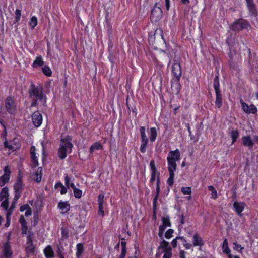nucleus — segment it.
I'll list each match as a JSON object with an SVG mask.
<instances>
[{
    "label": "nucleus",
    "instance_id": "obj_1",
    "mask_svg": "<svg viewBox=\"0 0 258 258\" xmlns=\"http://www.w3.org/2000/svg\"><path fill=\"white\" fill-rule=\"evenodd\" d=\"M180 153L178 149L170 151L167 157L168 170L169 172V177L167 183L169 186H172L174 181V171L176 169V161L180 159Z\"/></svg>",
    "mask_w": 258,
    "mask_h": 258
},
{
    "label": "nucleus",
    "instance_id": "obj_2",
    "mask_svg": "<svg viewBox=\"0 0 258 258\" xmlns=\"http://www.w3.org/2000/svg\"><path fill=\"white\" fill-rule=\"evenodd\" d=\"M71 140L72 138L69 136L61 140L58 154L59 158L61 159H63L66 157L67 153L71 152L73 147V145L71 143Z\"/></svg>",
    "mask_w": 258,
    "mask_h": 258
},
{
    "label": "nucleus",
    "instance_id": "obj_3",
    "mask_svg": "<svg viewBox=\"0 0 258 258\" xmlns=\"http://www.w3.org/2000/svg\"><path fill=\"white\" fill-rule=\"evenodd\" d=\"M29 96L32 98H37L40 101L46 102V98H44L43 90L41 88L36 87L34 84H31L29 90Z\"/></svg>",
    "mask_w": 258,
    "mask_h": 258
},
{
    "label": "nucleus",
    "instance_id": "obj_4",
    "mask_svg": "<svg viewBox=\"0 0 258 258\" xmlns=\"http://www.w3.org/2000/svg\"><path fill=\"white\" fill-rule=\"evenodd\" d=\"M249 26L250 25L247 21L240 18L231 25V29L236 31L243 29H247Z\"/></svg>",
    "mask_w": 258,
    "mask_h": 258
},
{
    "label": "nucleus",
    "instance_id": "obj_5",
    "mask_svg": "<svg viewBox=\"0 0 258 258\" xmlns=\"http://www.w3.org/2000/svg\"><path fill=\"white\" fill-rule=\"evenodd\" d=\"M11 171L8 166H5L4 168V174L3 175L0 177V186H3L7 183L10 178V174Z\"/></svg>",
    "mask_w": 258,
    "mask_h": 258
},
{
    "label": "nucleus",
    "instance_id": "obj_6",
    "mask_svg": "<svg viewBox=\"0 0 258 258\" xmlns=\"http://www.w3.org/2000/svg\"><path fill=\"white\" fill-rule=\"evenodd\" d=\"M172 73L174 76L179 79L182 73L180 64L178 60H175L172 66Z\"/></svg>",
    "mask_w": 258,
    "mask_h": 258
},
{
    "label": "nucleus",
    "instance_id": "obj_7",
    "mask_svg": "<svg viewBox=\"0 0 258 258\" xmlns=\"http://www.w3.org/2000/svg\"><path fill=\"white\" fill-rule=\"evenodd\" d=\"M243 110L247 113L254 114L257 112V108L254 105H248L245 103L242 100H240Z\"/></svg>",
    "mask_w": 258,
    "mask_h": 258
},
{
    "label": "nucleus",
    "instance_id": "obj_8",
    "mask_svg": "<svg viewBox=\"0 0 258 258\" xmlns=\"http://www.w3.org/2000/svg\"><path fill=\"white\" fill-rule=\"evenodd\" d=\"M32 119L34 125L36 127H38L42 123V117L38 111H36L32 115Z\"/></svg>",
    "mask_w": 258,
    "mask_h": 258
},
{
    "label": "nucleus",
    "instance_id": "obj_9",
    "mask_svg": "<svg viewBox=\"0 0 258 258\" xmlns=\"http://www.w3.org/2000/svg\"><path fill=\"white\" fill-rule=\"evenodd\" d=\"M5 107L7 110L12 113L16 109L14 100L11 97H7L5 102Z\"/></svg>",
    "mask_w": 258,
    "mask_h": 258
},
{
    "label": "nucleus",
    "instance_id": "obj_10",
    "mask_svg": "<svg viewBox=\"0 0 258 258\" xmlns=\"http://www.w3.org/2000/svg\"><path fill=\"white\" fill-rule=\"evenodd\" d=\"M156 36L158 39H162L164 40L163 32L161 29H156L154 35L150 36L149 38V43L153 44V43L155 41Z\"/></svg>",
    "mask_w": 258,
    "mask_h": 258
},
{
    "label": "nucleus",
    "instance_id": "obj_11",
    "mask_svg": "<svg viewBox=\"0 0 258 258\" xmlns=\"http://www.w3.org/2000/svg\"><path fill=\"white\" fill-rule=\"evenodd\" d=\"M32 233L31 232H28V235L27 236V242L26 244V250L27 252H30L33 253L34 251V247L33 245L32 239L31 237Z\"/></svg>",
    "mask_w": 258,
    "mask_h": 258
},
{
    "label": "nucleus",
    "instance_id": "obj_12",
    "mask_svg": "<svg viewBox=\"0 0 258 258\" xmlns=\"http://www.w3.org/2000/svg\"><path fill=\"white\" fill-rule=\"evenodd\" d=\"M247 6L248 9L249 14L251 15H255L257 14V10L253 0H246Z\"/></svg>",
    "mask_w": 258,
    "mask_h": 258
},
{
    "label": "nucleus",
    "instance_id": "obj_13",
    "mask_svg": "<svg viewBox=\"0 0 258 258\" xmlns=\"http://www.w3.org/2000/svg\"><path fill=\"white\" fill-rule=\"evenodd\" d=\"M245 204L243 202H235L233 204V207L236 213L239 215L241 216V212L243 211Z\"/></svg>",
    "mask_w": 258,
    "mask_h": 258
},
{
    "label": "nucleus",
    "instance_id": "obj_14",
    "mask_svg": "<svg viewBox=\"0 0 258 258\" xmlns=\"http://www.w3.org/2000/svg\"><path fill=\"white\" fill-rule=\"evenodd\" d=\"M42 172V167L38 168L37 170V171L35 173L32 174V179L38 183L40 182L41 180Z\"/></svg>",
    "mask_w": 258,
    "mask_h": 258
},
{
    "label": "nucleus",
    "instance_id": "obj_15",
    "mask_svg": "<svg viewBox=\"0 0 258 258\" xmlns=\"http://www.w3.org/2000/svg\"><path fill=\"white\" fill-rule=\"evenodd\" d=\"M104 195L100 194L98 196V205H99V210H98V214L101 215L102 216H104V211L103 210V203H104Z\"/></svg>",
    "mask_w": 258,
    "mask_h": 258
},
{
    "label": "nucleus",
    "instance_id": "obj_16",
    "mask_svg": "<svg viewBox=\"0 0 258 258\" xmlns=\"http://www.w3.org/2000/svg\"><path fill=\"white\" fill-rule=\"evenodd\" d=\"M19 222L21 225L22 233L23 234H26L27 233L28 227L27 226L26 221L23 215H21L20 216V219H19Z\"/></svg>",
    "mask_w": 258,
    "mask_h": 258
},
{
    "label": "nucleus",
    "instance_id": "obj_17",
    "mask_svg": "<svg viewBox=\"0 0 258 258\" xmlns=\"http://www.w3.org/2000/svg\"><path fill=\"white\" fill-rule=\"evenodd\" d=\"M243 144L244 146H247L250 149L253 146V142L249 136H244L242 138Z\"/></svg>",
    "mask_w": 258,
    "mask_h": 258
},
{
    "label": "nucleus",
    "instance_id": "obj_18",
    "mask_svg": "<svg viewBox=\"0 0 258 258\" xmlns=\"http://www.w3.org/2000/svg\"><path fill=\"white\" fill-rule=\"evenodd\" d=\"M194 242L193 245L194 246H202L204 245V243L203 242L202 239L200 237L199 235L196 233L194 236Z\"/></svg>",
    "mask_w": 258,
    "mask_h": 258
},
{
    "label": "nucleus",
    "instance_id": "obj_19",
    "mask_svg": "<svg viewBox=\"0 0 258 258\" xmlns=\"http://www.w3.org/2000/svg\"><path fill=\"white\" fill-rule=\"evenodd\" d=\"M58 206L62 210V213H67L70 208V205L67 202H60Z\"/></svg>",
    "mask_w": 258,
    "mask_h": 258
},
{
    "label": "nucleus",
    "instance_id": "obj_20",
    "mask_svg": "<svg viewBox=\"0 0 258 258\" xmlns=\"http://www.w3.org/2000/svg\"><path fill=\"white\" fill-rule=\"evenodd\" d=\"M30 154L31 155V158L32 159V161L33 162V166L34 167H36L38 165V160L36 159V156L35 155V147L33 146L30 149Z\"/></svg>",
    "mask_w": 258,
    "mask_h": 258
},
{
    "label": "nucleus",
    "instance_id": "obj_21",
    "mask_svg": "<svg viewBox=\"0 0 258 258\" xmlns=\"http://www.w3.org/2000/svg\"><path fill=\"white\" fill-rule=\"evenodd\" d=\"M162 14L160 7L157 6V4L151 10V15L153 16H160Z\"/></svg>",
    "mask_w": 258,
    "mask_h": 258
},
{
    "label": "nucleus",
    "instance_id": "obj_22",
    "mask_svg": "<svg viewBox=\"0 0 258 258\" xmlns=\"http://www.w3.org/2000/svg\"><path fill=\"white\" fill-rule=\"evenodd\" d=\"M215 92L216 94L215 104L218 108H220L222 105V94L220 91Z\"/></svg>",
    "mask_w": 258,
    "mask_h": 258
},
{
    "label": "nucleus",
    "instance_id": "obj_23",
    "mask_svg": "<svg viewBox=\"0 0 258 258\" xmlns=\"http://www.w3.org/2000/svg\"><path fill=\"white\" fill-rule=\"evenodd\" d=\"M44 253L47 258H52L54 256V252L51 246H48L44 249Z\"/></svg>",
    "mask_w": 258,
    "mask_h": 258
},
{
    "label": "nucleus",
    "instance_id": "obj_24",
    "mask_svg": "<svg viewBox=\"0 0 258 258\" xmlns=\"http://www.w3.org/2000/svg\"><path fill=\"white\" fill-rule=\"evenodd\" d=\"M8 188L7 187H5L3 188L0 193V201L5 200L6 199H8Z\"/></svg>",
    "mask_w": 258,
    "mask_h": 258
},
{
    "label": "nucleus",
    "instance_id": "obj_25",
    "mask_svg": "<svg viewBox=\"0 0 258 258\" xmlns=\"http://www.w3.org/2000/svg\"><path fill=\"white\" fill-rule=\"evenodd\" d=\"M157 131L155 127H152L150 131V140L151 142H154L157 137Z\"/></svg>",
    "mask_w": 258,
    "mask_h": 258
},
{
    "label": "nucleus",
    "instance_id": "obj_26",
    "mask_svg": "<svg viewBox=\"0 0 258 258\" xmlns=\"http://www.w3.org/2000/svg\"><path fill=\"white\" fill-rule=\"evenodd\" d=\"M22 181L21 178H18L16 183L14 185V187L15 191H20L22 189Z\"/></svg>",
    "mask_w": 258,
    "mask_h": 258
},
{
    "label": "nucleus",
    "instance_id": "obj_27",
    "mask_svg": "<svg viewBox=\"0 0 258 258\" xmlns=\"http://www.w3.org/2000/svg\"><path fill=\"white\" fill-rule=\"evenodd\" d=\"M84 250L83 245L82 243H79L77 245L76 255L78 258L82 254Z\"/></svg>",
    "mask_w": 258,
    "mask_h": 258
},
{
    "label": "nucleus",
    "instance_id": "obj_28",
    "mask_svg": "<svg viewBox=\"0 0 258 258\" xmlns=\"http://www.w3.org/2000/svg\"><path fill=\"white\" fill-rule=\"evenodd\" d=\"M230 135L232 139V143H234L239 136V132L237 130H232L230 132Z\"/></svg>",
    "mask_w": 258,
    "mask_h": 258
},
{
    "label": "nucleus",
    "instance_id": "obj_29",
    "mask_svg": "<svg viewBox=\"0 0 258 258\" xmlns=\"http://www.w3.org/2000/svg\"><path fill=\"white\" fill-rule=\"evenodd\" d=\"M140 131L141 133V136L142 138V141H148V138H147L145 134V128L143 126H142L140 128Z\"/></svg>",
    "mask_w": 258,
    "mask_h": 258
},
{
    "label": "nucleus",
    "instance_id": "obj_30",
    "mask_svg": "<svg viewBox=\"0 0 258 258\" xmlns=\"http://www.w3.org/2000/svg\"><path fill=\"white\" fill-rule=\"evenodd\" d=\"M162 222H163V225L165 226V227L166 226H171V223L170 222V219L169 217L168 216H167L166 217H164L162 218Z\"/></svg>",
    "mask_w": 258,
    "mask_h": 258
},
{
    "label": "nucleus",
    "instance_id": "obj_31",
    "mask_svg": "<svg viewBox=\"0 0 258 258\" xmlns=\"http://www.w3.org/2000/svg\"><path fill=\"white\" fill-rule=\"evenodd\" d=\"M44 63V62L42 60V58L41 56H38L36 57V59L33 62V66L35 67V66H42Z\"/></svg>",
    "mask_w": 258,
    "mask_h": 258
},
{
    "label": "nucleus",
    "instance_id": "obj_32",
    "mask_svg": "<svg viewBox=\"0 0 258 258\" xmlns=\"http://www.w3.org/2000/svg\"><path fill=\"white\" fill-rule=\"evenodd\" d=\"M163 252L165 253L163 256V258H171L172 256L171 247H169L166 249H164Z\"/></svg>",
    "mask_w": 258,
    "mask_h": 258
},
{
    "label": "nucleus",
    "instance_id": "obj_33",
    "mask_svg": "<svg viewBox=\"0 0 258 258\" xmlns=\"http://www.w3.org/2000/svg\"><path fill=\"white\" fill-rule=\"evenodd\" d=\"M102 147V145L99 143H96L92 145L90 148L91 152H93L95 150H99Z\"/></svg>",
    "mask_w": 258,
    "mask_h": 258
},
{
    "label": "nucleus",
    "instance_id": "obj_34",
    "mask_svg": "<svg viewBox=\"0 0 258 258\" xmlns=\"http://www.w3.org/2000/svg\"><path fill=\"white\" fill-rule=\"evenodd\" d=\"M223 251L226 254H229L230 252V250L228 246V241L227 239H225L223 244Z\"/></svg>",
    "mask_w": 258,
    "mask_h": 258
},
{
    "label": "nucleus",
    "instance_id": "obj_35",
    "mask_svg": "<svg viewBox=\"0 0 258 258\" xmlns=\"http://www.w3.org/2000/svg\"><path fill=\"white\" fill-rule=\"evenodd\" d=\"M42 71L45 75L47 76H50L51 75V70L48 66H44L42 68Z\"/></svg>",
    "mask_w": 258,
    "mask_h": 258
},
{
    "label": "nucleus",
    "instance_id": "obj_36",
    "mask_svg": "<svg viewBox=\"0 0 258 258\" xmlns=\"http://www.w3.org/2000/svg\"><path fill=\"white\" fill-rule=\"evenodd\" d=\"M169 247H170L169 246V243L166 242L165 240L163 239L162 241L160 242V245L159 248H164V249H166Z\"/></svg>",
    "mask_w": 258,
    "mask_h": 258
},
{
    "label": "nucleus",
    "instance_id": "obj_37",
    "mask_svg": "<svg viewBox=\"0 0 258 258\" xmlns=\"http://www.w3.org/2000/svg\"><path fill=\"white\" fill-rule=\"evenodd\" d=\"M208 189L212 192V197L214 199L217 198V194L215 188L211 185L208 186Z\"/></svg>",
    "mask_w": 258,
    "mask_h": 258
},
{
    "label": "nucleus",
    "instance_id": "obj_38",
    "mask_svg": "<svg viewBox=\"0 0 258 258\" xmlns=\"http://www.w3.org/2000/svg\"><path fill=\"white\" fill-rule=\"evenodd\" d=\"M183 243V245L186 247V249H189L191 247V244H189L187 242L186 240L182 237H177Z\"/></svg>",
    "mask_w": 258,
    "mask_h": 258
},
{
    "label": "nucleus",
    "instance_id": "obj_39",
    "mask_svg": "<svg viewBox=\"0 0 258 258\" xmlns=\"http://www.w3.org/2000/svg\"><path fill=\"white\" fill-rule=\"evenodd\" d=\"M181 192L184 195H190L191 194V189L189 187H182Z\"/></svg>",
    "mask_w": 258,
    "mask_h": 258
},
{
    "label": "nucleus",
    "instance_id": "obj_40",
    "mask_svg": "<svg viewBox=\"0 0 258 258\" xmlns=\"http://www.w3.org/2000/svg\"><path fill=\"white\" fill-rule=\"evenodd\" d=\"M74 194L76 198H80L82 196V191L78 188L74 189L73 190Z\"/></svg>",
    "mask_w": 258,
    "mask_h": 258
},
{
    "label": "nucleus",
    "instance_id": "obj_41",
    "mask_svg": "<svg viewBox=\"0 0 258 258\" xmlns=\"http://www.w3.org/2000/svg\"><path fill=\"white\" fill-rule=\"evenodd\" d=\"M37 24V20L36 17H31V21L30 22V25L32 28H34Z\"/></svg>",
    "mask_w": 258,
    "mask_h": 258
},
{
    "label": "nucleus",
    "instance_id": "obj_42",
    "mask_svg": "<svg viewBox=\"0 0 258 258\" xmlns=\"http://www.w3.org/2000/svg\"><path fill=\"white\" fill-rule=\"evenodd\" d=\"M147 143H148V141H142V144L141 145L140 148V150L141 152L144 153L145 152L146 147L147 146Z\"/></svg>",
    "mask_w": 258,
    "mask_h": 258
},
{
    "label": "nucleus",
    "instance_id": "obj_43",
    "mask_svg": "<svg viewBox=\"0 0 258 258\" xmlns=\"http://www.w3.org/2000/svg\"><path fill=\"white\" fill-rule=\"evenodd\" d=\"M165 229V226L161 225L159 226L158 235H159V237L161 238V239L163 238V234Z\"/></svg>",
    "mask_w": 258,
    "mask_h": 258
},
{
    "label": "nucleus",
    "instance_id": "obj_44",
    "mask_svg": "<svg viewBox=\"0 0 258 258\" xmlns=\"http://www.w3.org/2000/svg\"><path fill=\"white\" fill-rule=\"evenodd\" d=\"M174 231L172 229H168L165 233V236L167 239H169L172 236Z\"/></svg>",
    "mask_w": 258,
    "mask_h": 258
},
{
    "label": "nucleus",
    "instance_id": "obj_45",
    "mask_svg": "<svg viewBox=\"0 0 258 258\" xmlns=\"http://www.w3.org/2000/svg\"><path fill=\"white\" fill-rule=\"evenodd\" d=\"M213 85H214V87L215 92L220 91V89H219L220 85H219V81H214Z\"/></svg>",
    "mask_w": 258,
    "mask_h": 258
},
{
    "label": "nucleus",
    "instance_id": "obj_46",
    "mask_svg": "<svg viewBox=\"0 0 258 258\" xmlns=\"http://www.w3.org/2000/svg\"><path fill=\"white\" fill-rule=\"evenodd\" d=\"M157 171H152L151 173V178L150 179V182L153 183L155 180L156 174L157 173Z\"/></svg>",
    "mask_w": 258,
    "mask_h": 258
},
{
    "label": "nucleus",
    "instance_id": "obj_47",
    "mask_svg": "<svg viewBox=\"0 0 258 258\" xmlns=\"http://www.w3.org/2000/svg\"><path fill=\"white\" fill-rule=\"evenodd\" d=\"M159 182H160V179L159 174L158 175L157 179V187H156V195H159L160 192V187H159Z\"/></svg>",
    "mask_w": 258,
    "mask_h": 258
},
{
    "label": "nucleus",
    "instance_id": "obj_48",
    "mask_svg": "<svg viewBox=\"0 0 258 258\" xmlns=\"http://www.w3.org/2000/svg\"><path fill=\"white\" fill-rule=\"evenodd\" d=\"M8 199H6L2 203L1 206L2 207L5 208V209H7L8 208Z\"/></svg>",
    "mask_w": 258,
    "mask_h": 258
},
{
    "label": "nucleus",
    "instance_id": "obj_49",
    "mask_svg": "<svg viewBox=\"0 0 258 258\" xmlns=\"http://www.w3.org/2000/svg\"><path fill=\"white\" fill-rule=\"evenodd\" d=\"M150 165L151 167V169L152 171H157V169L155 165V163L154 160H151L150 163Z\"/></svg>",
    "mask_w": 258,
    "mask_h": 258
},
{
    "label": "nucleus",
    "instance_id": "obj_50",
    "mask_svg": "<svg viewBox=\"0 0 258 258\" xmlns=\"http://www.w3.org/2000/svg\"><path fill=\"white\" fill-rule=\"evenodd\" d=\"M158 198V195H156L153 199V209H154V211L156 210V204H157V202Z\"/></svg>",
    "mask_w": 258,
    "mask_h": 258
},
{
    "label": "nucleus",
    "instance_id": "obj_51",
    "mask_svg": "<svg viewBox=\"0 0 258 258\" xmlns=\"http://www.w3.org/2000/svg\"><path fill=\"white\" fill-rule=\"evenodd\" d=\"M30 207L29 205L28 204H24V205L22 206L20 208V210L21 212L24 211L25 210H27Z\"/></svg>",
    "mask_w": 258,
    "mask_h": 258
},
{
    "label": "nucleus",
    "instance_id": "obj_52",
    "mask_svg": "<svg viewBox=\"0 0 258 258\" xmlns=\"http://www.w3.org/2000/svg\"><path fill=\"white\" fill-rule=\"evenodd\" d=\"M65 180V184L69 188V184H70V178L68 176V175H67L64 178Z\"/></svg>",
    "mask_w": 258,
    "mask_h": 258
},
{
    "label": "nucleus",
    "instance_id": "obj_53",
    "mask_svg": "<svg viewBox=\"0 0 258 258\" xmlns=\"http://www.w3.org/2000/svg\"><path fill=\"white\" fill-rule=\"evenodd\" d=\"M61 234L63 237L65 238H67L68 237V233L67 231H66L64 229H61Z\"/></svg>",
    "mask_w": 258,
    "mask_h": 258
},
{
    "label": "nucleus",
    "instance_id": "obj_54",
    "mask_svg": "<svg viewBox=\"0 0 258 258\" xmlns=\"http://www.w3.org/2000/svg\"><path fill=\"white\" fill-rule=\"evenodd\" d=\"M15 195L14 200L17 201L20 197L21 192L18 191H15Z\"/></svg>",
    "mask_w": 258,
    "mask_h": 258
},
{
    "label": "nucleus",
    "instance_id": "obj_55",
    "mask_svg": "<svg viewBox=\"0 0 258 258\" xmlns=\"http://www.w3.org/2000/svg\"><path fill=\"white\" fill-rule=\"evenodd\" d=\"M233 244L234 245V246L233 247L234 249L238 250V248H240V250H242L243 249V247H242L241 245L236 243H234Z\"/></svg>",
    "mask_w": 258,
    "mask_h": 258
},
{
    "label": "nucleus",
    "instance_id": "obj_56",
    "mask_svg": "<svg viewBox=\"0 0 258 258\" xmlns=\"http://www.w3.org/2000/svg\"><path fill=\"white\" fill-rule=\"evenodd\" d=\"M177 240H179V238H177V237L175 239H173L172 240V241L171 242V245L173 246V247L174 248V247H176L177 243Z\"/></svg>",
    "mask_w": 258,
    "mask_h": 258
},
{
    "label": "nucleus",
    "instance_id": "obj_57",
    "mask_svg": "<svg viewBox=\"0 0 258 258\" xmlns=\"http://www.w3.org/2000/svg\"><path fill=\"white\" fill-rule=\"evenodd\" d=\"M32 214V211H31V209L30 207H29L28 209H27L26 210V211L25 213V215L26 216H30Z\"/></svg>",
    "mask_w": 258,
    "mask_h": 258
},
{
    "label": "nucleus",
    "instance_id": "obj_58",
    "mask_svg": "<svg viewBox=\"0 0 258 258\" xmlns=\"http://www.w3.org/2000/svg\"><path fill=\"white\" fill-rule=\"evenodd\" d=\"M37 100H38L37 98H34L33 101L31 103V106H35L37 104Z\"/></svg>",
    "mask_w": 258,
    "mask_h": 258
},
{
    "label": "nucleus",
    "instance_id": "obj_59",
    "mask_svg": "<svg viewBox=\"0 0 258 258\" xmlns=\"http://www.w3.org/2000/svg\"><path fill=\"white\" fill-rule=\"evenodd\" d=\"M61 189L60 190L61 194H66L67 192V188L63 185H62V186H61Z\"/></svg>",
    "mask_w": 258,
    "mask_h": 258
},
{
    "label": "nucleus",
    "instance_id": "obj_60",
    "mask_svg": "<svg viewBox=\"0 0 258 258\" xmlns=\"http://www.w3.org/2000/svg\"><path fill=\"white\" fill-rule=\"evenodd\" d=\"M13 209L10 208L7 213V222L9 221V216L11 215Z\"/></svg>",
    "mask_w": 258,
    "mask_h": 258
},
{
    "label": "nucleus",
    "instance_id": "obj_61",
    "mask_svg": "<svg viewBox=\"0 0 258 258\" xmlns=\"http://www.w3.org/2000/svg\"><path fill=\"white\" fill-rule=\"evenodd\" d=\"M180 258H185V252L183 250H181L179 252Z\"/></svg>",
    "mask_w": 258,
    "mask_h": 258
},
{
    "label": "nucleus",
    "instance_id": "obj_62",
    "mask_svg": "<svg viewBox=\"0 0 258 258\" xmlns=\"http://www.w3.org/2000/svg\"><path fill=\"white\" fill-rule=\"evenodd\" d=\"M17 201H15L13 199V201L12 202V203L11 204V209H13L15 207V205L17 203Z\"/></svg>",
    "mask_w": 258,
    "mask_h": 258
},
{
    "label": "nucleus",
    "instance_id": "obj_63",
    "mask_svg": "<svg viewBox=\"0 0 258 258\" xmlns=\"http://www.w3.org/2000/svg\"><path fill=\"white\" fill-rule=\"evenodd\" d=\"M180 223L181 224H184V216L183 215H181L180 217Z\"/></svg>",
    "mask_w": 258,
    "mask_h": 258
},
{
    "label": "nucleus",
    "instance_id": "obj_64",
    "mask_svg": "<svg viewBox=\"0 0 258 258\" xmlns=\"http://www.w3.org/2000/svg\"><path fill=\"white\" fill-rule=\"evenodd\" d=\"M126 248H122V251H121V254L125 256V254H126Z\"/></svg>",
    "mask_w": 258,
    "mask_h": 258
}]
</instances>
